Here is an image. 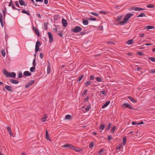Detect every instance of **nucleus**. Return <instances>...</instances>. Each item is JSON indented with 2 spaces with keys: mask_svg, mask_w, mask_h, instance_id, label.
Masks as SVG:
<instances>
[{
  "mask_svg": "<svg viewBox=\"0 0 155 155\" xmlns=\"http://www.w3.org/2000/svg\"><path fill=\"white\" fill-rule=\"evenodd\" d=\"M134 14L133 13H129L127 14L123 18L124 21L119 22V24L121 25H125L127 21Z\"/></svg>",
  "mask_w": 155,
  "mask_h": 155,
  "instance_id": "nucleus-1",
  "label": "nucleus"
},
{
  "mask_svg": "<svg viewBox=\"0 0 155 155\" xmlns=\"http://www.w3.org/2000/svg\"><path fill=\"white\" fill-rule=\"evenodd\" d=\"M53 30L54 32L56 33L61 37H63V31H58L57 28H53Z\"/></svg>",
  "mask_w": 155,
  "mask_h": 155,
  "instance_id": "nucleus-2",
  "label": "nucleus"
},
{
  "mask_svg": "<svg viewBox=\"0 0 155 155\" xmlns=\"http://www.w3.org/2000/svg\"><path fill=\"white\" fill-rule=\"evenodd\" d=\"M82 28L79 26H76L72 31L74 33L79 32L82 30Z\"/></svg>",
  "mask_w": 155,
  "mask_h": 155,
  "instance_id": "nucleus-3",
  "label": "nucleus"
},
{
  "mask_svg": "<svg viewBox=\"0 0 155 155\" xmlns=\"http://www.w3.org/2000/svg\"><path fill=\"white\" fill-rule=\"evenodd\" d=\"M122 107L128 108L130 109H134V108L131 106V105L128 103H124L122 104Z\"/></svg>",
  "mask_w": 155,
  "mask_h": 155,
  "instance_id": "nucleus-4",
  "label": "nucleus"
},
{
  "mask_svg": "<svg viewBox=\"0 0 155 155\" xmlns=\"http://www.w3.org/2000/svg\"><path fill=\"white\" fill-rule=\"evenodd\" d=\"M51 66L50 63L49 61H48L47 73L49 74L51 73Z\"/></svg>",
  "mask_w": 155,
  "mask_h": 155,
  "instance_id": "nucleus-5",
  "label": "nucleus"
},
{
  "mask_svg": "<svg viewBox=\"0 0 155 155\" xmlns=\"http://www.w3.org/2000/svg\"><path fill=\"white\" fill-rule=\"evenodd\" d=\"M48 35L49 38V42L50 43H51L53 41V38L52 34L50 32H48Z\"/></svg>",
  "mask_w": 155,
  "mask_h": 155,
  "instance_id": "nucleus-6",
  "label": "nucleus"
},
{
  "mask_svg": "<svg viewBox=\"0 0 155 155\" xmlns=\"http://www.w3.org/2000/svg\"><path fill=\"white\" fill-rule=\"evenodd\" d=\"M32 29L33 31H35V34L38 36H39L40 35V33L38 29L34 27V26H33L32 27Z\"/></svg>",
  "mask_w": 155,
  "mask_h": 155,
  "instance_id": "nucleus-7",
  "label": "nucleus"
},
{
  "mask_svg": "<svg viewBox=\"0 0 155 155\" xmlns=\"http://www.w3.org/2000/svg\"><path fill=\"white\" fill-rule=\"evenodd\" d=\"M62 147H64V148L69 147L71 149V148L74 147L73 145H72L71 144H68V143H67V144H66L63 145L62 146Z\"/></svg>",
  "mask_w": 155,
  "mask_h": 155,
  "instance_id": "nucleus-8",
  "label": "nucleus"
},
{
  "mask_svg": "<svg viewBox=\"0 0 155 155\" xmlns=\"http://www.w3.org/2000/svg\"><path fill=\"white\" fill-rule=\"evenodd\" d=\"M34 80H31L28 83V84L25 86V88H28L30 86L33 84L34 83Z\"/></svg>",
  "mask_w": 155,
  "mask_h": 155,
  "instance_id": "nucleus-9",
  "label": "nucleus"
},
{
  "mask_svg": "<svg viewBox=\"0 0 155 155\" xmlns=\"http://www.w3.org/2000/svg\"><path fill=\"white\" fill-rule=\"evenodd\" d=\"M5 88L8 91H12L13 90L12 87L9 85H6L5 87Z\"/></svg>",
  "mask_w": 155,
  "mask_h": 155,
  "instance_id": "nucleus-10",
  "label": "nucleus"
},
{
  "mask_svg": "<svg viewBox=\"0 0 155 155\" xmlns=\"http://www.w3.org/2000/svg\"><path fill=\"white\" fill-rule=\"evenodd\" d=\"M0 22L2 27H3L4 25L3 22V16L2 14L1 13H0Z\"/></svg>",
  "mask_w": 155,
  "mask_h": 155,
  "instance_id": "nucleus-11",
  "label": "nucleus"
},
{
  "mask_svg": "<svg viewBox=\"0 0 155 155\" xmlns=\"http://www.w3.org/2000/svg\"><path fill=\"white\" fill-rule=\"evenodd\" d=\"M3 73L7 77H10V73L6 70L4 69L3 70Z\"/></svg>",
  "mask_w": 155,
  "mask_h": 155,
  "instance_id": "nucleus-12",
  "label": "nucleus"
},
{
  "mask_svg": "<svg viewBox=\"0 0 155 155\" xmlns=\"http://www.w3.org/2000/svg\"><path fill=\"white\" fill-rule=\"evenodd\" d=\"M11 83L13 84H18L19 83V81L17 80H15L13 79H12L10 80Z\"/></svg>",
  "mask_w": 155,
  "mask_h": 155,
  "instance_id": "nucleus-13",
  "label": "nucleus"
},
{
  "mask_svg": "<svg viewBox=\"0 0 155 155\" xmlns=\"http://www.w3.org/2000/svg\"><path fill=\"white\" fill-rule=\"evenodd\" d=\"M31 74V73L28 71H25L23 73V75L25 76H30Z\"/></svg>",
  "mask_w": 155,
  "mask_h": 155,
  "instance_id": "nucleus-14",
  "label": "nucleus"
},
{
  "mask_svg": "<svg viewBox=\"0 0 155 155\" xmlns=\"http://www.w3.org/2000/svg\"><path fill=\"white\" fill-rule=\"evenodd\" d=\"M73 148H71L72 149L74 150L75 151L79 152L82 151V150L79 148H76L75 146H73Z\"/></svg>",
  "mask_w": 155,
  "mask_h": 155,
  "instance_id": "nucleus-15",
  "label": "nucleus"
},
{
  "mask_svg": "<svg viewBox=\"0 0 155 155\" xmlns=\"http://www.w3.org/2000/svg\"><path fill=\"white\" fill-rule=\"evenodd\" d=\"M8 5L9 7L12 6V9H16V8L15 7L14 4L12 3V0H11Z\"/></svg>",
  "mask_w": 155,
  "mask_h": 155,
  "instance_id": "nucleus-16",
  "label": "nucleus"
},
{
  "mask_svg": "<svg viewBox=\"0 0 155 155\" xmlns=\"http://www.w3.org/2000/svg\"><path fill=\"white\" fill-rule=\"evenodd\" d=\"M62 22L63 24L64 27H66L67 25V21L64 18H63L62 20Z\"/></svg>",
  "mask_w": 155,
  "mask_h": 155,
  "instance_id": "nucleus-17",
  "label": "nucleus"
},
{
  "mask_svg": "<svg viewBox=\"0 0 155 155\" xmlns=\"http://www.w3.org/2000/svg\"><path fill=\"white\" fill-rule=\"evenodd\" d=\"M45 137L46 139L47 140L50 141H51V140L49 138V135L47 130H46V131Z\"/></svg>",
  "mask_w": 155,
  "mask_h": 155,
  "instance_id": "nucleus-18",
  "label": "nucleus"
},
{
  "mask_svg": "<svg viewBox=\"0 0 155 155\" xmlns=\"http://www.w3.org/2000/svg\"><path fill=\"white\" fill-rule=\"evenodd\" d=\"M19 2L21 5H24L25 6H26V5L25 2L23 0H19Z\"/></svg>",
  "mask_w": 155,
  "mask_h": 155,
  "instance_id": "nucleus-19",
  "label": "nucleus"
},
{
  "mask_svg": "<svg viewBox=\"0 0 155 155\" xmlns=\"http://www.w3.org/2000/svg\"><path fill=\"white\" fill-rule=\"evenodd\" d=\"M110 103V101H107L105 104H104L102 106V108H104L107 107Z\"/></svg>",
  "mask_w": 155,
  "mask_h": 155,
  "instance_id": "nucleus-20",
  "label": "nucleus"
},
{
  "mask_svg": "<svg viewBox=\"0 0 155 155\" xmlns=\"http://www.w3.org/2000/svg\"><path fill=\"white\" fill-rule=\"evenodd\" d=\"M133 39L129 40L126 42V43L129 45L132 44L133 43Z\"/></svg>",
  "mask_w": 155,
  "mask_h": 155,
  "instance_id": "nucleus-21",
  "label": "nucleus"
},
{
  "mask_svg": "<svg viewBox=\"0 0 155 155\" xmlns=\"http://www.w3.org/2000/svg\"><path fill=\"white\" fill-rule=\"evenodd\" d=\"M127 98L129 99L133 102L135 103L137 102V101L135 99L130 96H128Z\"/></svg>",
  "mask_w": 155,
  "mask_h": 155,
  "instance_id": "nucleus-22",
  "label": "nucleus"
},
{
  "mask_svg": "<svg viewBox=\"0 0 155 155\" xmlns=\"http://www.w3.org/2000/svg\"><path fill=\"white\" fill-rule=\"evenodd\" d=\"M7 129L8 130V132L9 133V134L10 136H12V133L11 131V128L9 126H7L6 127Z\"/></svg>",
  "mask_w": 155,
  "mask_h": 155,
  "instance_id": "nucleus-23",
  "label": "nucleus"
},
{
  "mask_svg": "<svg viewBox=\"0 0 155 155\" xmlns=\"http://www.w3.org/2000/svg\"><path fill=\"white\" fill-rule=\"evenodd\" d=\"M22 13L26 14L28 15H30V13L28 11H26L25 9H23L21 12Z\"/></svg>",
  "mask_w": 155,
  "mask_h": 155,
  "instance_id": "nucleus-24",
  "label": "nucleus"
},
{
  "mask_svg": "<svg viewBox=\"0 0 155 155\" xmlns=\"http://www.w3.org/2000/svg\"><path fill=\"white\" fill-rule=\"evenodd\" d=\"M4 9L2 10V12L3 13V16L4 17H5L6 15V9L5 6H4Z\"/></svg>",
  "mask_w": 155,
  "mask_h": 155,
  "instance_id": "nucleus-25",
  "label": "nucleus"
},
{
  "mask_svg": "<svg viewBox=\"0 0 155 155\" xmlns=\"http://www.w3.org/2000/svg\"><path fill=\"white\" fill-rule=\"evenodd\" d=\"M83 23L84 25H87L88 23V21L87 20L83 19L82 20Z\"/></svg>",
  "mask_w": 155,
  "mask_h": 155,
  "instance_id": "nucleus-26",
  "label": "nucleus"
},
{
  "mask_svg": "<svg viewBox=\"0 0 155 155\" xmlns=\"http://www.w3.org/2000/svg\"><path fill=\"white\" fill-rule=\"evenodd\" d=\"M143 10H144V9L138 7H135V8L134 9V10L136 11H140Z\"/></svg>",
  "mask_w": 155,
  "mask_h": 155,
  "instance_id": "nucleus-27",
  "label": "nucleus"
},
{
  "mask_svg": "<svg viewBox=\"0 0 155 155\" xmlns=\"http://www.w3.org/2000/svg\"><path fill=\"white\" fill-rule=\"evenodd\" d=\"M10 77H13L15 78L16 76V74L15 73L13 72L11 73H10Z\"/></svg>",
  "mask_w": 155,
  "mask_h": 155,
  "instance_id": "nucleus-28",
  "label": "nucleus"
},
{
  "mask_svg": "<svg viewBox=\"0 0 155 155\" xmlns=\"http://www.w3.org/2000/svg\"><path fill=\"white\" fill-rule=\"evenodd\" d=\"M146 17L145 14L144 13H141L139 15L137 16V17Z\"/></svg>",
  "mask_w": 155,
  "mask_h": 155,
  "instance_id": "nucleus-29",
  "label": "nucleus"
},
{
  "mask_svg": "<svg viewBox=\"0 0 155 155\" xmlns=\"http://www.w3.org/2000/svg\"><path fill=\"white\" fill-rule=\"evenodd\" d=\"M35 66H33L30 68V71L31 72H33L35 71Z\"/></svg>",
  "mask_w": 155,
  "mask_h": 155,
  "instance_id": "nucleus-30",
  "label": "nucleus"
},
{
  "mask_svg": "<svg viewBox=\"0 0 155 155\" xmlns=\"http://www.w3.org/2000/svg\"><path fill=\"white\" fill-rule=\"evenodd\" d=\"M91 83V81H87L84 84L85 87H87V86L90 85Z\"/></svg>",
  "mask_w": 155,
  "mask_h": 155,
  "instance_id": "nucleus-31",
  "label": "nucleus"
},
{
  "mask_svg": "<svg viewBox=\"0 0 155 155\" xmlns=\"http://www.w3.org/2000/svg\"><path fill=\"white\" fill-rule=\"evenodd\" d=\"M123 144L125 145L127 142V138L125 137H124L123 138Z\"/></svg>",
  "mask_w": 155,
  "mask_h": 155,
  "instance_id": "nucleus-32",
  "label": "nucleus"
},
{
  "mask_svg": "<svg viewBox=\"0 0 155 155\" xmlns=\"http://www.w3.org/2000/svg\"><path fill=\"white\" fill-rule=\"evenodd\" d=\"M41 45V44L40 42L39 41H37L36 43L35 48L39 47Z\"/></svg>",
  "mask_w": 155,
  "mask_h": 155,
  "instance_id": "nucleus-33",
  "label": "nucleus"
},
{
  "mask_svg": "<svg viewBox=\"0 0 155 155\" xmlns=\"http://www.w3.org/2000/svg\"><path fill=\"white\" fill-rule=\"evenodd\" d=\"M146 29H150L154 28H154V27L153 26L148 25L146 27Z\"/></svg>",
  "mask_w": 155,
  "mask_h": 155,
  "instance_id": "nucleus-34",
  "label": "nucleus"
},
{
  "mask_svg": "<svg viewBox=\"0 0 155 155\" xmlns=\"http://www.w3.org/2000/svg\"><path fill=\"white\" fill-rule=\"evenodd\" d=\"M1 53L3 57H4L5 55V50L4 49L1 50Z\"/></svg>",
  "mask_w": 155,
  "mask_h": 155,
  "instance_id": "nucleus-35",
  "label": "nucleus"
},
{
  "mask_svg": "<svg viewBox=\"0 0 155 155\" xmlns=\"http://www.w3.org/2000/svg\"><path fill=\"white\" fill-rule=\"evenodd\" d=\"M105 128V125L103 124H101L100 125L99 127L100 129H101L102 130H104Z\"/></svg>",
  "mask_w": 155,
  "mask_h": 155,
  "instance_id": "nucleus-36",
  "label": "nucleus"
},
{
  "mask_svg": "<svg viewBox=\"0 0 155 155\" xmlns=\"http://www.w3.org/2000/svg\"><path fill=\"white\" fill-rule=\"evenodd\" d=\"M48 23L47 22H45L44 24V26L45 27V29L47 30L48 29Z\"/></svg>",
  "mask_w": 155,
  "mask_h": 155,
  "instance_id": "nucleus-37",
  "label": "nucleus"
},
{
  "mask_svg": "<svg viewBox=\"0 0 155 155\" xmlns=\"http://www.w3.org/2000/svg\"><path fill=\"white\" fill-rule=\"evenodd\" d=\"M116 129V127L115 126H113L111 130V133H113Z\"/></svg>",
  "mask_w": 155,
  "mask_h": 155,
  "instance_id": "nucleus-38",
  "label": "nucleus"
},
{
  "mask_svg": "<svg viewBox=\"0 0 155 155\" xmlns=\"http://www.w3.org/2000/svg\"><path fill=\"white\" fill-rule=\"evenodd\" d=\"M94 146V143L93 142H91L89 145V147L90 148H93Z\"/></svg>",
  "mask_w": 155,
  "mask_h": 155,
  "instance_id": "nucleus-39",
  "label": "nucleus"
},
{
  "mask_svg": "<svg viewBox=\"0 0 155 155\" xmlns=\"http://www.w3.org/2000/svg\"><path fill=\"white\" fill-rule=\"evenodd\" d=\"M122 17H123L122 16H120L117 17V18H116L117 20V21H120L122 19Z\"/></svg>",
  "mask_w": 155,
  "mask_h": 155,
  "instance_id": "nucleus-40",
  "label": "nucleus"
},
{
  "mask_svg": "<svg viewBox=\"0 0 155 155\" xmlns=\"http://www.w3.org/2000/svg\"><path fill=\"white\" fill-rule=\"evenodd\" d=\"M91 107V105L90 104L88 105L85 108V110L87 111L89 110L90 107Z\"/></svg>",
  "mask_w": 155,
  "mask_h": 155,
  "instance_id": "nucleus-41",
  "label": "nucleus"
},
{
  "mask_svg": "<svg viewBox=\"0 0 155 155\" xmlns=\"http://www.w3.org/2000/svg\"><path fill=\"white\" fill-rule=\"evenodd\" d=\"M84 76V75H82L80 77H79L78 78V80L77 81V82H79V81H80L82 79V78H83Z\"/></svg>",
  "mask_w": 155,
  "mask_h": 155,
  "instance_id": "nucleus-42",
  "label": "nucleus"
},
{
  "mask_svg": "<svg viewBox=\"0 0 155 155\" xmlns=\"http://www.w3.org/2000/svg\"><path fill=\"white\" fill-rule=\"evenodd\" d=\"M149 59L153 62H155V58L153 57H150Z\"/></svg>",
  "mask_w": 155,
  "mask_h": 155,
  "instance_id": "nucleus-43",
  "label": "nucleus"
},
{
  "mask_svg": "<svg viewBox=\"0 0 155 155\" xmlns=\"http://www.w3.org/2000/svg\"><path fill=\"white\" fill-rule=\"evenodd\" d=\"M111 123H110V124H109L107 126V127H106V129L107 130H109L110 129V127H111Z\"/></svg>",
  "mask_w": 155,
  "mask_h": 155,
  "instance_id": "nucleus-44",
  "label": "nucleus"
},
{
  "mask_svg": "<svg viewBox=\"0 0 155 155\" xmlns=\"http://www.w3.org/2000/svg\"><path fill=\"white\" fill-rule=\"evenodd\" d=\"M71 117V116L70 115H67L65 116V118L66 119H70Z\"/></svg>",
  "mask_w": 155,
  "mask_h": 155,
  "instance_id": "nucleus-45",
  "label": "nucleus"
},
{
  "mask_svg": "<svg viewBox=\"0 0 155 155\" xmlns=\"http://www.w3.org/2000/svg\"><path fill=\"white\" fill-rule=\"evenodd\" d=\"M22 73L21 72V71H20L18 72V78H21L22 76Z\"/></svg>",
  "mask_w": 155,
  "mask_h": 155,
  "instance_id": "nucleus-46",
  "label": "nucleus"
},
{
  "mask_svg": "<svg viewBox=\"0 0 155 155\" xmlns=\"http://www.w3.org/2000/svg\"><path fill=\"white\" fill-rule=\"evenodd\" d=\"M147 8H153V7H154V6L153 5L151 4H150L148 5H147Z\"/></svg>",
  "mask_w": 155,
  "mask_h": 155,
  "instance_id": "nucleus-47",
  "label": "nucleus"
},
{
  "mask_svg": "<svg viewBox=\"0 0 155 155\" xmlns=\"http://www.w3.org/2000/svg\"><path fill=\"white\" fill-rule=\"evenodd\" d=\"M90 13L91 14L93 15H94L95 16H98V14L97 13H96L92 12H90Z\"/></svg>",
  "mask_w": 155,
  "mask_h": 155,
  "instance_id": "nucleus-48",
  "label": "nucleus"
},
{
  "mask_svg": "<svg viewBox=\"0 0 155 155\" xmlns=\"http://www.w3.org/2000/svg\"><path fill=\"white\" fill-rule=\"evenodd\" d=\"M103 151H104V149L103 148L101 149L98 152V154L99 155H101V154H102V153L103 152Z\"/></svg>",
  "mask_w": 155,
  "mask_h": 155,
  "instance_id": "nucleus-49",
  "label": "nucleus"
},
{
  "mask_svg": "<svg viewBox=\"0 0 155 155\" xmlns=\"http://www.w3.org/2000/svg\"><path fill=\"white\" fill-rule=\"evenodd\" d=\"M96 80L98 82H101V81L102 79L99 77H97L96 78Z\"/></svg>",
  "mask_w": 155,
  "mask_h": 155,
  "instance_id": "nucleus-50",
  "label": "nucleus"
},
{
  "mask_svg": "<svg viewBox=\"0 0 155 155\" xmlns=\"http://www.w3.org/2000/svg\"><path fill=\"white\" fill-rule=\"evenodd\" d=\"M32 2L34 5L35 6H39V5H38L36 3H35L34 0H31Z\"/></svg>",
  "mask_w": 155,
  "mask_h": 155,
  "instance_id": "nucleus-51",
  "label": "nucleus"
},
{
  "mask_svg": "<svg viewBox=\"0 0 155 155\" xmlns=\"http://www.w3.org/2000/svg\"><path fill=\"white\" fill-rule=\"evenodd\" d=\"M87 90H85L83 92L82 94V95L84 96V95H85L87 94Z\"/></svg>",
  "mask_w": 155,
  "mask_h": 155,
  "instance_id": "nucleus-52",
  "label": "nucleus"
},
{
  "mask_svg": "<svg viewBox=\"0 0 155 155\" xmlns=\"http://www.w3.org/2000/svg\"><path fill=\"white\" fill-rule=\"evenodd\" d=\"M33 66H35L36 64L35 63V58L33 61Z\"/></svg>",
  "mask_w": 155,
  "mask_h": 155,
  "instance_id": "nucleus-53",
  "label": "nucleus"
},
{
  "mask_svg": "<svg viewBox=\"0 0 155 155\" xmlns=\"http://www.w3.org/2000/svg\"><path fill=\"white\" fill-rule=\"evenodd\" d=\"M137 54H138L140 56H142L144 54L143 53L141 52L140 51H138L137 52Z\"/></svg>",
  "mask_w": 155,
  "mask_h": 155,
  "instance_id": "nucleus-54",
  "label": "nucleus"
},
{
  "mask_svg": "<svg viewBox=\"0 0 155 155\" xmlns=\"http://www.w3.org/2000/svg\"><path fill=\"white\" fill-rule=\"evenodd\" d=\"M100 94L103 95H105L106 93L105 91H100Z\"/></svg>",
  "mask_w": 155,
  "mask_h": 155,
  "instance_id": "nucleus-55",
  "label": "nucleus"
},
{
  "mask_svg": "<svg viewBox=\"0 0 155 155\" xmlns=\"http://www.w3.org/2000/svg\"><path fill=\"white\" fill-rule=\"evenodd\" d=\"M94 78V75H91L90 76V79L91 80H93Z\"/></svg>",
  "mask_w": 155,
  "mask_h": 155,
  "instance_id": "nucleus-56",
  "label": "nucleus"
},
{
  "mask_svg": "<svg viewBox=\"0 0 155 155\" xmlns=\"http://www.w3.org/2000/svg\"><path fill=\"white\" fill-rule=\"evenodd\" d=\"M40 50V49L39 48V47L38 48H35V52H37L38 51H39Z\"/></svg>",
  "mask_w": 155,
  "mask_h": 155,
  "instance_id": "nucleus-57",
  "label": "nucleus"
},
{
  "mask_svg": "<svg viewBox=\"0 0 155 155\" xmlns=\"http://www.w3.org/2000/svg\"><path fill=\"white\" fill-rule=\"evenodd\" d=\"M91 21H96V18H90L89 19Z\"/></svg>",
  "mask_w": 155,
  "mask_h": 155,
  "instance_id": "nucleus-58",
  "label": "nucleus"
},
{
  "mask_svg": "<svg viewBox=\"0 0 155 155\" xmlns=\"http://www.w3.org/2000/svg\"><path fill=\"white\" fill-rule=\"evenodd\" d=\"M150 72L152 73H155V70L152 69L150 71Z\"/></svg>",
  "mask_w": 155,
  "mask_h": 155,
  "instance_id": "nucleus-59",
  "label": "nucleus"
},
{
  "mask_svg": "<svg viewBox=\"0 0 155 155\" xmlns=\"http://www.w3.org/2000/svg\"><path fill=\"white\" fill-rule=\"evenodd\" d=\"M15 5L18 7H20L19 5L18 2V1H16L15 2Z\"/></svg>",
  "mask_w": 155,
  "mask_h": 155,
  "instance_id": "nucleus-60",
  "label": "nucleus"
},
{
  "mask_svg": "<svg viewBox=\"0 0 155 155\" xmlns=\"http://www.w3.org/2000/svg\"><path fill=\"white\" fill-rule=\"evenodd\" d=\"M40 57L41 59L43 58L44 57L43 54L41 53H40Z\"/></svg>",
  "mask_w": 155,
  "mask_h": 155,
  "instance_id": "nucleus-61",
  "label": "nucleus"
},
{
  "mask_svg": "<svg viewBox=\"0 0 155 155\" xmlns=\"http://www.w3.org/2000/svg\"><path fill=\"white\" fill-rule=\"evenodd\" d=\"M112 137L111 135H108L107 137V139L108 140H110L111 139Z\"/></svg>",
  "mask_w": 155,
  "mask_h": 155,
  "instance_id": "nucleus-62",
  "label": "nucleus"
},
{
  "mask_svg": "<svg viewBox=\"0 0 155 155\" xmlns=\"http://www.w3.org/2000/svg\"><path fill=\"white\" fill-rule=\"evenodd\" d=\"M121 148V146H118V147H117V152H118V150H119Z\"/></svg>",
  "mask_w": 155,
  "mask_h": 155,
  "instance_id": "nucleus-63",
  "label": "nucleus"
},
{
  "mask_svg": "<svg viewBox=\"0 0 155 155\" xmlns=\"http://www.w3.org/2000/svg\"><path fill=\"white\" fill-rule=\"evenodd\" d=\"M81 35H84L86 34V33L85 31H82L80 33Z\"/></svg>",
  "mask_w": 155,
  "mask_h": 155,
  "instance_id": "nucleus-64",
  "label": "nucleus"
}]
</instances>
